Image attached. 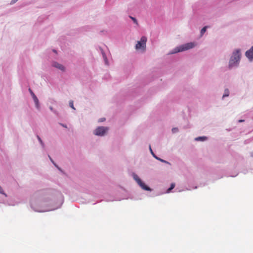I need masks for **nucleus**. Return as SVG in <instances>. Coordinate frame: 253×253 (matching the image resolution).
<instances>
[{
    "mask_svg": "<svg viewBox=\"0 0 253 253\" xmlns=\"http://www.w3.org/2000/svg\"><path fill=\"white\" fill-rule=\"evenodd\" d=\"M69 106L72 108H73L74 110H75V108H74V104H73V101H72V100L70 101V102H69Z\"/></svg>",
    "mask_w": 253,
    "mask_h": 253,
    "instance_id": "12",
    "label": "nucleus"
},
{
    "mask_svg": "<svg viewBox=\"0 0 253 253\" xmlns=\"http://www.w3.org/2000/svg\"><path fill=\"white\" fill-rule=\"evenodd\" d=\"M245 55L250 60L252 61L253 59V45L246 52Z\"/></svg>",
    "mask_w": 253,
    "mask_h": 253,
    "instance_id": "6",
    "label": "nucleus"
},
{
    "mask_svg": "<svg viewBox=\"0 0 253 253\" xmlns=\"http://www.w3.org/2000/svg\"><path fill=\"white\" fill-rule=\"evenodd\" d=\"M53 66L57 68H58L59 69L61 70H64V66L61 65V64H60L58 63H56V62H55L53 63Z\"/></svg>",
    "mask_w": 253,
    "mask_h": 253,
    "instance_id": "7",
    "label": "nucleus"
},
{
    "mask_svg": "<svg viewBox=\"0 0 253 253\" xmlns=\"http://www.w3.org/2000/svg\"><path fill=\"white\" fill-rule=\"evenodd\" d=\"M48 157H49V158L50 160H51V161L52 162V163H53V164H54L56 167H57V166H56V164L54 163V162L53 161V160H52V159L50 158V157L49 156Z\"/></svg>",
    "mask_w": 253,
    "mask_h": 253,
    "instance_id": "20",
    "label": "nucleus"
},
{
    "mask_svg": "<svg viewBox=\"0 0 253 253\" xmlns=\"http://www.w3.org/2000/svg\"><path fill=\"white\" fill-rule=\"evenodd\" d=\"M195 46V44L193 42H189L180 45L173 49L170 52L171 54L176 53L179 52H181L192 48Z\"/></svg>",
    "mask_w": 253,
    "mask_h": 253,
    "instance_id": "2",
    "label": "nucleus"
},
{
    "mask_svg": "<svg viewBox=\"0 0 253 253\" xmlns=\"http://www.w3.org/2000/svg\"><path fill=\"white\" fill-rule=\"evenodd\" d=\"M229 91L228 89H226L224 91V93L223 95V97H227L229 96Z\"/></svg>",
    "mask_w": 253,
    "mask_h": 253,
    "instance_id": "10",
    "label": "nucleus"
},
{
    "mask_svg": "<svg viewBox=\"0 0 253 253\" xmlns=\"http://www.w3.org/2000/svg\"><path fill=\"white\" fill-rule=\"evenodd\" d=\"M37 137H38V139H39V140L40 141V142H41V143L42 144V142L41 138L39 136H37Z\"/></svg>",
    "mask_w": 253,
    "mask_h": 253,
    "instance_id": "19",
    "label": "nucleus"
},
{
    "mask_svg": "<svg viewBox=\"0 0 253 253\" xmlns=\"http://www.w3.org/2000/svg\"><path fill=\"white\" fill-rule=\"evenodd\" d=\"M244 121V120H240L239 121V122H243Z\"/></svg>",
    "mask_w": 253,
    "mask_h": 253,
    "instance_id": "23",
    "label": "nucleus"
},
{
    "mask_svg": "<svg viewBox=\"0 0 253 253\" xmlns=\"http://www.w3.org/2000/svg\"><path fill=\"white\" fill-rule=\"evenodd\" d=\"M155 158L157 159V160L160 161L162 162L165 163H167V164H169V162H168L166 161L165 160H163L162 159H160V158L157 157V156L155 157Z\"/></svg>",
    "mask_w": 253,
    "mask_h": 253,
    "instance_id": "13",
    "label": "nucleus"
},
{
    "mask_svg": "<svg viewBox=\"0 0 253 253\" xmlns=\"http://www.w3.org/2000/svg\"><path fill=\"white\" fill-rule=\"evenodd\" d=\"M175 186V184L174 183H172L170 185V188H169L168 190V192H169L171 189H173Z\"/></svg>",
    "mask_w": 253,
    "mask_h": 253,
    "instance_id": "14",
    "label": "nucleus"
},
{
    "mask_svg": "<svg viewBox=\"0 0 253 253\" xmlns=\"http://www.w3.org/2000/svg\"><path fill=\"white\" fill-rule=\"evenodd\" d=\"M53 52H56V50H53Z\"/></svg>",
    "mask_w": 253,
    "mask_h": 253,
    "instance_id": "24",
    "label": "nucleus"
},
{
    "mask_svg": "<svg viewBox=\"0 0 253 253\" xmlns=\"http://www.w3.org/2000/svg\"><path fill=\"white\" fill-rule=\"evenodd\" d=\"M105 120V118H102L100 120V122H103Z\"/></svg>",
    "mask_w": 253,
    "mask_h": 253,
    "instance_id": "21",
    "label": "nucleus"
},
{
    "mask_svg": "<svg viewBox=\"0 0 253 253\" xmlns=\"http://www.w3.org/2000/svg\"><path fill=\"white\" fill-rule=\"evenodd\" d=\"M108 130L107 127L99 126L95 129L94 134L96 135L103 136Z\"/></svg>",
    "mask_w": 253,
    "mask_h": 253,
    "instance_id": "4",
    "label": "nucleus"
},
{
    "mask_svg": "<svg viewBox=\"0 0 253 253\" xmlns=\"http://www.w3.org/2000/svg\"><path fill=\"white\" fill-rule=\"evenodd\" d=\"M134 178L143 189L147 191H151L150 188L146 185L137 175H134Z\"/></svg>",
    "mask_w": 253,
    "mask_h": 253,
    "instance_id": "5",
    "label": "nucleus"
},
{
    "mask_svg": "<svg viewBox=\"0 0 253 253\" xmlns=\"http://www.w3.org/2000/svg\"><path fill=\"white\" fill-rule=\"evenodd\" d=\"M130 18H131V19L133 21V22H134L135 23H136V24H138V23H137V21L136 19L135 18L132 17H131V16H130Z\"/></svg>",
    "mask_w": 253,
    "mask_h": 253,
    "instance_id": "15",
    "label": "nucleus"
},
{
    "mask_svg": "<svg viewBox=\"0 0 253 253\" xmlns=\"http://www.w3.org/2000/svg\"><path fill=\"white\" fill-rule=\"evenodd\" d=\"M29 91L30 92L32 97H34V95H35L34 92L32 91L31 88H29Z\"/></svg>",
    "mask_w": 253,
    "mask_h": 253,
    "instance_id": "17",
    "label": "nucleus"
},
{
    "mask_svg": "<svg viewBox=\"0 0 253 253\" xmlns=\"http://www.w3.org/2000/svg\"><path fill=\"white\" fill-rule=\"evenodd\" d=\"M241 55L240 49H237L233 52L229 61V66L230 67L236 66L238 64L241 58Z\"/></svg>",
    "mask_w": 253,
    "mask_h": 253,
    "instance_id": "1",
    "label": "nucleus"
},
{
    "mask_svg": "<svg viewBox=\"0 0 253 253\" xmlns=\"http://www.w3.org/2000/svg\"><path fill=\"white\" fill-rule=\"evenodd\" d=\"M207 28H208L207 26H205L204 27H203L201 29V35H203L206 32Z\"/></svg>",
    "mask_w": 253,
    "mask_h": 253,
    "instance_id": "11",
    "label": "nucleus"
},
{
    "mask_svg": "<svg viewBox=\"0 0 253 253\" xmlns=\"http://www.w3.org/2000/svg\"><path fill=\"white\" fill-rule=\"evenodd\" d=\"M147 42V38L145 36L141 37L140 41H138L135 45V49L137 50L142 49L143 51L146 49V43Z\"/></svg>",
    "mask_w": 253,
    "mask_h": 253,
    "instance_id": "3",
    "label": "nucleus"
},
{
    "mask_svg": "<svg viewBox=\"0 0 253 253\" xmlns=\"http://www.w3.org/2000/svg\"><path fill=\"white\" fill-rule=\"evenodd\" d=\"M172 131L173 133H175L178 131V128L176 127L173 128L172 129Z\"/></svg>",
    "mask_w": 253,
    "mask_h": 253,
    "instance_id": "16",
    "label": "nucleus"
},
{
    "mask_svg": "<svg viewBox=\"0 0 253 253\" xmlns=\"http://www.w3.org/2000/svg\"><path fill=\"white\" fill-rule=\"evenodd\" d=\"M62 126H63L64 127H66V126H64L63 125H62Z\"/></svg>",
    "mask_w": 253,
    "mask_h": 253,
    "instance_id": "25",
    "label": "nucleus"
},
{
    "mask_svg": "<svg viewBox=\"0 0 253 253\" xmlns=\"http://www.w3.org/2000/svg\"><path fill=\"white\" fill-rule=\"evenodd\" d=\"M149 149H150V152H151V154L155 158V157H156V156L155 155L154 153H153L150 146H149Z\"/></svg>",
    "mask_w": 253,
    "mask_h": 253,
    "instance_id": "18",
    "label": "nucleus"
},
{
    "mask_svg": "<svg viewBox=\"0 0 253 253\" xmlns=\"http://www.w3.org/2000/svg\"><path fill=\"white\" fill-rule=\"evenodd\" d=\"M207 139V137L205 136L198 137L195 138L196 141H204Z\"/></svg>",
    "mask_w": 253,
    "mask_h": 253,
    "instance_id": "9",
    "label": "nucleus"
},
{
    "mask_svg": "<svg viewBox=\"0 0 253 253\" xmlns=\"http://www.w3.org/2000/svg\"><path fill=\"white\" fill-rule=\"evenodd\" d=\"M18 0H12V2L15 3Z\"/></svg>",
    "mask_w": 253,
    "mask_h": 253,
    "instance_id": "22",
    "label": "nucleus"
},
{
    "mask_svg": "<svg viewBox=\"0 0 253 253\" xmlns=\"http://www.w3.org/2000/svg\"><path fill=\"white\" fill-rule=\"evenodd\" d=\"M33 98L34 99V101L35 102V103L36 104V106L38 109H39L40 108V104L39 102V100L37 96L35 95H34V97H33Z\"/></svg>",
    "mask_w": 253,
    "mask_h": 253,
    "instance_id": "8",
    "label": "nucleus"
}]
</instances>
